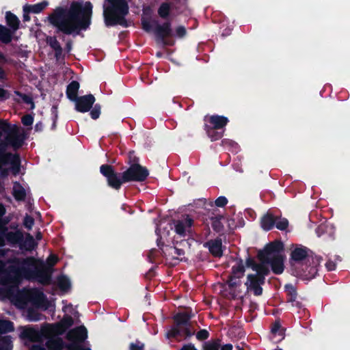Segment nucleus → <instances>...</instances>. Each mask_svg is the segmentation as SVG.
<instances>
[{"label":"nucleus","mask_w":350,"mask_h":350,"mask_svg":"<svg viewBox=\"0 0 350 350\" xmlns=\"http://www.w3.org/2000/svg\"><path fill=\"white\" fill-rule=\"evenodd\" d=\"M283 248V243L280 241L271 243L264 250L258 252L259 263L247 258L244 265L241 262L234 268L228 284L224 286L225 296L242 299L250 293L260 295L262 291L261 285L269 271L265 264L269 263L275 273H281L284 270V257L279 254Z\"/></svg>","instance_id":"f257e3e1"},{"label":"nucleus","mask_w":350,"mask_h":350,"mask_svg":"<svg viewBox=\"0 0 350 350\" xmlns=\"http://www.w3.org/2000/svg\"><path fill=\"white\" fill-rule=\"evenodd\" d=\"M92 8L90 1H86L83 6L79 2L73 1L68 9L60 6L56 8L49 15L48 20L55 27L56 33H62L75 37L90 27Z\"/></svg>","instance_id":"f03ea898"},{"label":"nucleus","mask_w":350,"mask_h":350,"mask_svg":"<svg viewBox=\"0 0 350 350\" xmlns=\"http://www.w3.org/2000/svg\"><path fill=\"white\" fill-rule=\"evenodd\" d=\"M103 9V16L106 27L116 25L123 27H129V23L126 18L129 13L127 0H104Z\"/></svg>","instance_id":"7ed1b4c3"},{"label":"nucleus","mask_w":350,"mask_h":350,"mask_svg":"<svg viewBox=\"0 0 350 350\" xmlns=\"http://www.w3.org/2000/svg\"><path fill=\"white\" fill-rule=\"evenodd\" d=\"M171 12L172 3L167 1L162 2L157 9V14L158 16L165 21L162 24H159L158 21H152V23L155 25L154 33L155 35L156 41L165 46L171 45L167 41V38L172 37L173 35L172 22L170 20Z\"/></svg>","instance_id":"20e7f679"},{"label":"nucleus","mask_w":350,"mask_h":350,"mask_svg":"<svg viewBox=\"0 0 350 350\" xmlns=\"http://www.w3.org/2000/svg\"><path fill=\"white\" fill-rule=\"evenodd\" d=\"M20 269L21 273L27 277L34 275L43 284L50 282L51 271L42 261L37 260L33 258H28L21 261Z\"/></svg>","instance_id":"39448f33"},{"label":"nucleus","mask_w":350,"mask_h":350,"mask_svg":"<svg viewBox=\"0 0 350 350\" xmlns=\"http://www.w3.org/2000/svg\"><path fill=\"white\" fill-rule=\"evenodd\" d=\"M28 303L47 309L49 303L45 299L43 293L37 289H24L15 297V304L19 308L25 307Z\"/></svg>","instance_id":"423d86ee"},{"label":"nucleus","mask_w":350,"mask_h":350,"mask_svg":"<svg viewBox=\"0 0 350 350\" xmlns=\"http://www.w3.org/2000/svg\"><path fill=\"white\" fill-rule=\"evenodd\" d=\"M73 323L74 321L72 318L70 316H66L60 322L44 327L42 329V334L46 337L62 334L66 329L72 326Z\"/></svg>","instance_id":"0eeeda50"},{"label":"nucleus","mask_w":350,"mask_h":350,"mask_svg":"<svg viewBox=\"0 0 350 350\" xmlns=\"http://www.w3.org/2000/svg\"><path fill=\"white\" fill-rule=\"evenodd\" d=\"M148 170L139 164H133L122 174V181H144L148 176Z\"/></svg>","instance_id":"6e6552de"},{"label":"nucleus","mask_w":350,"mask_h":350,"mask_svg":"<svg viewBox=\"0 0 350 350\" xmlns=\"http://www.w3.org/2000/svg\"><path fill=\"white\" fill-rule=\"evenodd\" d=\"M94 96L89 94L79 96L74 102L75 103V109H101L103 106L99 103H96Z\"/></svg>","instance_id":"1a4fd4ad"},{"label":"nucleus","mask_w":350,"mask_h":350,"mask_svg":"<svg viewBox=\"0 0 350 350\" xmlns=\"http://www.w3.org/2000/svg\"><path fill=\"white\" fill-rule=\"evenodd\" d=\"M101 173L107 178L109 185L115 188L116 189H118L122 184V180L115 173L111 165H102L100 167Z\"/></svg>","instance_id":"9d476101"},{"label":"nucleus","mask_w":350,"mask_h":350,"mask_svg":"<svg viewBox=\"0 0 350 350\" xmlns=\"http://www.w3.org/2000/svg\"><path fill=\"white\" fill-rule=\"evenodd\" d=\"M64 342L60 338H51L47 342L46 346L49 350H63ZM65 350H89L81 348L79 346L75 344H71L65 347Z\"/></svg>","instance_id":"9b49d317"},{"label":"nucleus","mask_w":350,"mask_h":350,"mask_svg":"<svg viewBox=\"0 0 350 350\" xmlns=\"http://www.w3.org/2000/svg\"><path fill=\"white\" fill-rule=\"evenodd\" d=\"M46 40L47 44L54 51L55 59L57 61H59L61 59H64L65 55L62 54L63 49L57 40L56 36H47Z\"/></svg>","instance_id":"f8f14e48"},{"label":"nucleus","mask_w":350,"mask_h":350,"mask_svg":"<svg viewBox=\"0 0 350 350\" xmlns=\"http://www.w3.org/2000/svg\"><path fill=\"white\" fill-rule=\"evenodd\" d=\"M86 337V329L83 326L71 329L66 336L67 339L72 342H82Z\"/></svg>","instance_id":"ddd939ff"},{"label":"nucleus","mask_w":350,"mask_h":350,"mask_svg":"<svg viewBox=\"0 0 350 350\" xmlns=\"http://www.w3.org/2000/svg\"><path fill=\"white\" fill-rule=\"evenodd\" d=\"M5 21L7 25L9 27L8 29L15 32L20 28L21 21L16 15L8 11L5 13Z\"/></svg>","instance_id":"4468645a"},{"label":"nucleus","mask_w":350,"mask_h":350,"mask_svg":"<svg viewBox=\"0 0 350 350\" xmlns=\"http://www.w3.org/2000/svg\"><path fill=\"white\" fill-rule=\"evenodd\" d=\"M0 160L4 164L10 163L12 165V170L14 174H17L19 172V161L17 155L12 154H5L0 158Z\"/></svg>","instance_id":"2eb2a0df"},{"label":"nucleus","mask_w":350,"mask_h":350,"mask_svg":"<svg viewBox=\"0 0 350 350\" xmlns=\"http://www.w3.org/2000/svg\"><path fill=\"white\" fill-rule=\"evenodd\" d=\"M80 85L77 81H72L66 88V96L67 98L74 102L78 97V92Z\"/></svg>","instance_id":"dca6fc26"},{"label":"nucleus","mask_w":350,"mask_h":350,"mask_svg":"<svg viewBox=\"0 0 350 350\" xmlns=\"http://www.w3.org/2000/svg\"><path fill=\"white\" fill-rule=\"evenodd\" d=\"M208 245L210 252L215 256L220 257L222 255L221 240H211L206 243Z\"/></svg>","instance_id":"f3484780"},{"label":"nucleus","mask_w":350,"mask_h":350,"mask_svg":"<svg viewBox=\"0 0 350 350\" xmlns=\"http://www.w3.org/2000/svg\"><path fill=\"white\" fill-rule=\"evenodd\" d=\"M14 33L8 27L0 25V41L3 44H8L10 43L13 39Z\"/></svg>","instance_id":"a211bd4d"},{"label":"nucleus","mask_w":350,"mask_h":350,"mask_svg":"<svg viewBox=\"0 0 350 350\" xmlns=\"http://www.w3.org/2000/svg\"><path fill=\"white\" fill-rule=\"evenodd\" d=\"M16 94V98L15 100L18 103H25L27 105H30L29 109H33L35 107V104L33 101V98L29 94H23L19 92H15Z\"/></svg>","instance_id":"6ab92c4d"},{"label":"nucleus","mask_w":350,"mask_h":350,"mask_svg":"<svg viewBox=\"0 0 350 350\" xmlns=\"http://www.w3.org/2000/svg\"><path fill=\"white\" fill-rule=\"evenodd\" d=\"M25 5L30 11L31 13L39 14L42 12L49 5V2L46 1H43L36 4H26Z\"/></svg>","instance_id":"aec40b11"},{"label":"nucleus","mask_w":350,"mask_h":350,"mask_svg":"<svg viewBox=\"0 0 350 350\" xmlns=\"http://www.w3.org/2000/svg\"><path fill=\"white\" fill-rule=\"evenodd\" d=\"M23 334L25 336V337L29 338L33 342L40 341L41 339V336L39 333L32 328L25 329L23 331Z\"/></svg>","instance_id":"412c9836"},{"label":"nucleus","mask_w":350,"mask_h":350,"mask_svg":"<svg viewBox=\"0 0 350 350\" xmlns=\"http://www.w3.org/2000/svg\"><path fill=\"white\" fill-rule=\"evenodd\" d=\"M275 221V220L273 215H269V214L266 215L263 217L262 221V225L263 228L265 230L271 229L273 227Z\"/></svg>","instance_id":"4be33fe9"},{"label":"nucleus","mask_w":350,"mask_h":350,"mask_svg":"<svg viewBox=\"0 0 350 350\" xmlns=\"http://www.w3.org/2000/svg\"><path fill=\"white\" fill-rule=\"evenodd\" d=\"M5 237L10 243H16L23 238V234L19 231L10 232L6 234Z\"/></svg>","instance_id":"5701e85b"},{"label":"nucleus","mask_w":350,"mask_h":350,"mask_svg":"<svg viewBox=\"0 0 350 350\" xmlns=\"http://www.w3.org/2000/svg\"><path fill=\"white\" fill-rule=\"evenodd\" d=\"M36 245L33 237L30 234H27L25 240L23 243V247L27 250H32Z\"/></svg>","instance_id":"b1692460"},{"label":"nucleus","mask_w":350,"mask_h":350,"mask_svg":"<svg viewBox=\"0 0 350 350\" xmlns=\"http://www.w3.org/2000/svg\"><path fill=\"white\" fill-rule=\"evenodd\" d=\"M307 256V252L302 248H296L291 253V258L295 260H301L305 258Z\"/></svg>","instance_id":"393cba45"},{"label":"nucleus","mask_w":350,"mask_h":350,"mask_svg":"<svg viewBox=\"0 0 350 350\" xmlns=\"http://www.w3.org/2000/svg\"><path fill=\"white\" fill-rule=\"evenodd\" d=\"M13 193L17 200H23L25 196V191L24 189L17 183L14 185Z\"/></svg>","instance_id":"a878e982"},{"label":"nucleus","mask_w":350,"mask_h":350,"mask_svg":"<svg viewBox=\"0 0 350 350\" xmlns=\"http://www.w3.org/2000/svg\"><path fill=\"white\" fill-rule=\"evenodd\" d=\"M211 122L214 124L215 129L223 127L227 122L226 118L224 117H211Z\"/></svg>","instance_id":"bb28decb"},{"label":"nucleus","mask_w":350,"mask_h":350,"mask_svg":"<svg viewBox=\"0 0 350 350\" xmlns=\"http://www.w3.org/2000/svg\"><path fill=\"white\" fill-rule=\"evenodd\" d=\"M220 347V340H215L204 345V350H218Z\"/></svg>","instance_id":"cd10ccee"},{"label":"nucleus","mask_w":350,"mask_h":350,"mask_svg":"<svg viewBox=\"0 0 350 350\" xmlns=\"http://www.w3.org/2000/svg\"><path fill=\"white\" fill-rule=\"evenodd\" d=\"M58 284L59 288L64 291H67L70 287L68 280L63 276L58 278Z\"/></svg>","instance_id":"c85d7f7f"},{"label":"nucleus","mask_w":350,"mask_h":350,"mask_svg":"<svg viewBox=\"0 0 350 350\" xmlns=\"http://www.w3.org/2000/svg\"><path fill=\"white\" fill-rule=\"evenodd\" d=\"M189 319L187 314H178L175 317V321L178 325L185 324Z\"/></svg>","instance_id":"c756f323"},{"label":"nucleus","mask_w":350,"mask_h":350,"mask_svg":"<svg viewBox=\"0 0 350 350\" xmlns=\"http://www.w3.org/2000/svg\"><path fill=\"white\" fill-rule=\"evenodd\" d=\"M13 329L12 325L8 321H0V332H6Z\"/></svg>","instance_id":"7c9ffc66"},{"label":"nucleus","mask_w":350,"mask_h":350,"mask_svg":"<svg viewBox=\"0 0 350 350\" xmlns=\"http://www.w3.org/2000/svg\"><path fill=\"white\" fill-rule=\"evenodd\" d=\"M142 27L146 32H150L152 30V26L150 22L146 19H142Z\"/></svg>","instance_id":"2f4dec72"},{"label":"nucleus","mask_w":350,"mask_h":350,"mask_svg":"<svg viewBox=\"0 0 350 350\" xmlns=\"http://www.w3.org/2000/svg\"><path fill=\"white\" fill-rule=\"evenodd\" d=\"M176 36L179 38L184 37L187 33V30L184 26H178L176 28Z\"/></svg>","instance_id":"473e14b6"},{"label":"nucleus","mask_w":350,"mask_h":350,"mask_svg":"<svg viewBox=\"0 0 350 350\" xmlns=\"http://www.w3.org/2000/svg\"><path fill=\"white\" fill-rule=\"evenodd\" d=\"M169 255L173 258L179 259L180 250L176 247L172 248L169 252Z\"/></svg>","instance_id":"72a5a7b5"},{"label":"nucleus","mask_w":350,"mask_h":350,"mask_svg":"<svg viewBox=\"0 0 350 350\" xmlns=\"http://www.w3.org/2000/svg\"><path fill=\"white\" fill-rule=\"evenodd\" d=\"M33 223H34V219L31 217L28 216V215H27L25 217V220H24V226L27 228L31 229Z\"/></svg>","instance_id":"f704fd0d"},{"label":"nucleus","mask_w":350,"mask_h":350,"mask_svg":"<svg viewBox=\"0 0 350 350\" xmlns=\"http://www.w3.org/2000/svg\"><path fill=\"white\" fill-rule=\"evenodd\" d=\"M10 92L3 89V88L0 87V100H5L10 98Z\"/></svg>","instance_id":"c9c22d12"},{"label":"nucleus","mask_w":350,"mask_h":350,"mask_svg":"<svg viewBox=\"0 0 350 350\" xmlns=\"http://www.w3.org/2000/svg\"><path fill=\"white\" fill-rule=\"evenodd\" d=\"M288 225V222L286 219H282L276 223V227L279 230H285Z\"/></svg>","instance_id":"e433bc0d"},{"label":"nucleus","mask_w":350,"mask_h":350,"mask_svg":"<svg viewBox=\"0 0 350 350\" xmlns=\"http://www.w3.org/2000/svg\"><path fill=\"white\" fill-rule=\"evenodd\" d=\"M22 122L24 125L25 126H29L33 122V118L31 115H26L23 117Z\"/></svg>","instance_id":"4c0bfd02"},{"label":"nucleus","mask_w":350,"mask_h":350,"mask_svg":"<svg viewBox=\"0 0 350 350\" xmlns=\"http://www.w3.org/2000/svg\"><path fill=\"white\" fill-rule=\"evenodd\" d=\"M208 336V333L206 330L202 329L197 333V338L199 340L206 339Z\"/></svg>","instance_id":"58836bf2"},{"label":"nucleus","mask_w":350,"mask_h":350,"mask_svg":"<svg viewBox=\"0 0 350 350\" xmlns=\"http://www.w3.org/2000/svg\"><path fill=\"white\" fill-rule=\"evenodd\" d=\"M23 21H25V22L29 21L31 19L30 16H29V14L31 13L30 11L27 8V7L25 5L23 6Z\"/></svg>","instance_id":"ea45409f"},{"label":"nucleus","mask_w":350,"mask_h":350,"mask_svg":"<svg viewBox=\"0 0 350 350\" xmlns=\"http://www.w3.org/2000/svg\"><path fill=\"white\" fill-rule=\"evenodd\" d=\"M227 203V200L224 197H219L215 200L216 206L219 207H222L225 206Z\"/></svg>","instance_id":"a19ab883"},{"label":"nucleus","mask_w":350,"mask_h":350,"mask_svg":"<svg viewBox=\"0 0 350 350\" xmlns=\"http://www.w3.org/2000/svg\"><path fill=\"white\" fill-rule=\"evenodd\" d=\"M176 231L177 233L182 234L184 233L185 229L183 224L180 221H178V223L176 225Z\"/></svg>","instance_id":"79ce46f5"},{"label":"nucleus","mask_w":350,"mask_h":350,"mask_svg":"<svg viewBox=\"0 0 350 350\" xmlns=\"http://www.w3.org/2000/svg\"><path fill=\"white\" fill-rule=\"evenodd\" d=\"M58 260V258L57 256L55 255H51L48 259H47V262L49 265H55Z\"/></svg>","instance_id":"37998d69"},{"label":"nucleus","mask_w":350,"mask_h":350,"mask_svg":"<svg viewBox=\"0 0 350 350\" xmlns=\"http://www.w3.org/2000/svg\"><path fill=\"white\" fill-rule=\"evenodd\" d=\"M72 41L71 40H69L66 43L65 50L67 53H70L72 50Z\"/></svg>","instance_id":"c03bdc74"},{"label":"nucleus","mask_w":350,"mask_h":350,"mask_svg":"<svg viewBox=\"0 0 350 350\" xmlns=\"http://www.w3.org/2000/svg\"><path fill=\"white\" fill-rule=\"evenodd\" d=\"M280 327V323L278 322H275V324L273 325V327L271 329V332L273 334L276 333V332L279 330Z\"/></svg>","instance_id":"a18cd8bd"},{"label":"nucleus","mask_w":350,"mask_h":350,"mask_svg":"<svg viewBox=\"0 0 350 350\" xmlns=\"http://www.w3.org/2000/svg\"><path fill=\"white\" fill-rule=\"evenodd\" d=\"M0 232H4V230H3V226L1 225V224L0 223ZM4 239L2 236L0 235V246H3L4 245Z\"/></svg>","instance_id":"49530a36"},{"label":"nucleus","mask_w":350,"mask_h":350,"mask_svg":"<svg viewBox=\"0 0 350 350\" xmlns=\"http://www.w3.org/2000/svg\"><path fill=\"white\" fill-rule=\"evenodd\" d=\"M180 350H196L194 346L191 345H187L183 347Z\"/></svg>","instance_id":"de8ad7c7"},{"label":"nucleus","mask_w":350,"mask_h":350,"mask_svg":"<svg viewBox=\"0 0 350 350\" xmlns=\"http://www.w3.org/2000/svg\"><path fill=\"white\" fill-rule=\"evenodd\" d=\"M90 115L92 118L96 119L99 116L98 111H91Z\"/></svg>","instance_id":"09e8293b"},{"label":"nucleus","mask_w":350,"mask_h":350,"mask_svg":"<svg viewBox=\"0 0 350 350\" xmlns=\"http://www.w3.org/2000/svg\"><path fill=\"white\" fill-rule=\"evenodd\" d=\"M178 332L179 331L178 329H173L168 334V336L170 337H175L178 334Z\"/></svg>","instance_id":"8fccbe9b"},{"label":"nucleus","mask_w":350,"mask_h":350,"mask_svg":"<svg viewBox=\"0 0 350 350\" xmlns=\"http://www.w3.org/2000/svg\"><path fill=\"white\" fill-rule=\"evenodd\" d=\"M5 79V72L4 70L0 67V79Z\"/></svg>","instance_id":"3c124183"},{"label":"nucleus","mask_w":350,"mask_h":350,"mask_svg":"<svg viewBox=\"0 0 350 350\" xmlns=\"http://www.w3.org/2000/svg\"><path fill=\"white\" fill-rule=\"evenodd\" d=\"M232 346L231 345H225L221 347V350H232Z\"/></svg>","instance_id":"603ef678"},{"label":"nucleus","mask_w":350,"mask_h":350,"mask_svg":"<svg viewBox=\"0 0 350 350\" xmlns=\"http://www.w3.org/2000/svg\"><path fill=\"white\" fill-rule=\"evenodd\" d=\"M31 350H46L44 347L40 346V345H33L31 347Z\"/></svg>","instance_id":"864d4df0"},{"label":"nucleus","mask_w":350,"mask_h":350,"mask_svg":"<svg viewBox=\"0 0 350 350\" xmlns=\"http://www.w3.org/2000/svg\"><path fill=\"white\" fill-rule=\"evenodd\" d=\"M8 170L4 169L1 171V177L3 178V177H5L8 175Z\"/></svg>","instance_id":"5fc2aeb1"},{"label":"nucleus","mask_w":350,"mask_h":350,"mask_svg":"<svg viewBox=\"0 0 350 350\" xmlns=\"http://www.w3.org/2000/svg\"><path fill=\"white\" fill-rule=\"evenodd\" d=\"M5 213V208L0 204V215H3Z\"/></svg>","instance_id":"6e6d98bb"},{"label":"nucleus","mask_w":350,"mask_h":350,"mask_svg":"<svg viewBox=\"0 0 350 350\" xmlns=\"http://www.w3.org/2000/svg\"><path fill=\"white\" fill-rule=\"evenodd\" d=\"M36 237L38 240L41 239V238H42L41 233L40 232H38L36 235Z\"/></svg>","instance_id":"4d7b16f0"},{"label":"nucleus","mask_w":350,"mask_h":350,"mask_svg":"<svg viewBox=\"0 0 350 350\" xmlns=\"http://www.w3.org/2000/svg\"><path fill=\"white\" fill-rule=\"evenodd\" d=\"M5 55L0 51V60H4Z\"/></svg>","instance_id":"13d9d810"},{"label":"nucleus","mask_w":350,"mask_h":350,"mask_svg":"<svg viewBox=\"0 0 350 350\" xmlns=\"http://www.w3.org/2000/svg\"><path fill=\"white\" fill-rule=\"evenodd\" d=\"M187 224H188V226H191V224H192V220H191V219H188V220L187 221Z\"/></svg>","instance_id":"bf43d9fd"},{"label":"nucleus","mask_w":350,"mask_h":350,"mask_svg":"<svg viewBox=\"0 0 350 350\" xmlns=\"http://www.w3.org/2000/svg\"><path fill=\"white\" fill-rule=\"evenodd\" d=\"M3 264L1 261H0V271L3 269Z\"/></svg>","instance_id":"052dcab7"},{"label":"nucleus","mask_w":350,"mask_h":350,"mask_svg":"<svg viewBox=\"0 0 350 350\" xmlns=\"http://www.w3.org/2000/svg\"><path fill=\"white\" fill-rule=\"evenodd\" d=\"M185 333H186L187 336L191 335V333L189 332V331L188 329H185Z\"/></svg>","instance_id":"680f3d73"},{"label":"nucleus","mask_w":350,"mask_h":350,"mask_svg":"<svg viewBox=\"0 0 350 350\" xmlns=\"http://www.w3.org/2000/svg\"><path fill=\"white\" fill-rule=\"evenodd\" d=\"M157 57H161V52H158V53H157Z\"/></svg>","instance_id":"e2e57ef3"},{"label":"nucleus","mask_w":350,"mask_h":350,"mask_svg":"<svg viewBox=\"0 0 350 350\" xmlns=\"http://www.w3.org/2000/svg\"><path fill=\"white\" fill-rule=\"evenodd\" d=\"M57 109V107H56V106H55V105H53V106L52 107V109Z\"/></svg>","instance_id":"0e129e2a"},{"label":"nucleus","mask_w":350,"mask_h":350,"mask_svg":"<svg viewBox=\"0 0 350 350\" xmlns=\"http://www.w3.org/2000/svg\"><path fill=\"white\" fill-rule=\"evenodd\" d=\"M179 106H180V107H183V106L182 105V104H181V103L179 105Z\"/></svg>","instance_id":"69168bd1"}]
</instances>
